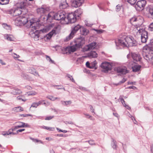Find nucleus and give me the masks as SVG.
Segmentation results:
<instances>
[{
	"mask_svg": "<svg viewBox=\"0 0 153 153\" xmlns=\"http://www.w3.org/2000/svg\"><path fill=\"white\" fill-rule=\"evenodd\" d=\"M126 79L125 78H123V79L120 81L119 83H124L126 81Z\"/></svg>",
	"mask_w": 153,
	"mask_h": 153,
	"instance_id": "obj_57",
	"label": "nucleus"
},
{
	"mask_svg": "<svg viewBox=\"0 0 153 153\" xmlns=\"http://www.w3.org/2000/svg\"><path fill=\"white\" fill-rule=\"evenodd\" d=\"M128 88L130 89H134L135 88H136V87L134 86H130Z\"/></svg>",
	"mask_w": 153,
	"mask_h": 153,
	"instance_id": "obj_62",
	"label": "nucleus"
},
{
	"mask_svg": "<svg viewBox=\"0 0 153 153\" xmlns=\"http://www.w3.org/2000/svg\"><path fill=\"white\" fill-rule=\"evenodd\" d=\"M82 27L79 24L75 26L72 28L70 34L64 39V41H67L72 39L76 33V32L79 29L80 30Z\"/></svg>",
	"mask_w": 153,
	"mask_h": 153,
	"instance_id": "obj_8",
	"label": "nucleus"
},
{
	"mask_svg": "<svg viewBox=\"0 0 153 153\" xmlns=\"http://www.w3.org/2000/svg\"><path fill=\"white\" fill-rule=\"evenodd\" d=\"M85 40L84 38L80 37L76 39L75 41V45L78 48H80L82 47L85 44Z\"/></svg>",
	"mask_w": 153,
	"mask_h": 153,
	"instance_id": "obj_11",
	"label": "nucleus"
},
{
	"mask_svg": "<svg viewBox=\"0 0 153 153\" xmlns=\"http://www.w3.org/2000/svg\"><path fill=\"white\" fill-rule=\"evenodd\" d=\"M53 17L56 20H64L66 18L65 13L63 11L56 13L53 15Z\"/></svg>",
	"mask_w": 153,
	"mask_h": 153,
	"instance_id": "obj_9",
	"label": "nucleus"
},
{
	"mask_svg": "<svg viewBox=\"0 0 153 153\" xmlns=\"http://www.w3.org/2000/svg\"><path fill=\"white\" fill-rule=\"evenodd\" d=\"M9 0H0V4L1 5L6 4L8 3Z\"/></svg>",
	"mask_w": 153,
	"mask_h": 153,
	"instance_id": "obj_33",
	"label": "nucleus"
},
{
	"mask_svg": "<svg viewBox=\"0 0 153 153\" xmlns=\"http://www.w3.org/2000/svg\"><path fill=\"white\" fill-rule=\"evenodd\" d=\"M116 71L118 73L122 74H125L128 73L127 68L125 67H118L116 68Z\"/></svg>",
	"mask_w": 153,
	"mask_h": 153,
	"instance_id": "obj_16",
	"label": "nucleus"
},
{
	"mask_svg": "<svg viewBox=\"0 0 153 153\" xmlns=\"http://www.w3.org/2000/svg\"><path fill=\"white\" fill-rule=\"evenodd\" d=\"M113 115L115 116V117H119V115L117 113H113Z\"/></svg>",
	"mask_w": 153,
	"mask_h": 153,
	"instance_id": "obj_60",
	"label": "nucleus"
},
{
	"mask_svg": "<svg viewBox=\"0 0 153 153\" xmlns=\"http://www.w3.org/2000/svg\"><path fill=\"white\" fill-rule=\"evenodd\" d=\"M61 104L64 105H70L72 103V102L71 100L67 101H61Z\"/></svg>",
	"mask_w": 153,
	"mask_h": 153,
	"instance_id": "obj_31",
	"label": "nucleus"
},
{
	"mask_svg": "<svg viewBox=\"0 0 153 153\" xmlns=\"http://www.w3.org/2000/svg\"><path fill=\"white\" fill-rule=\"evenodd\" d=\"M140 68L141 66L139 65L134 66L132 67L133 71L134 72H137L140 69Z\"/></svg>",
	"mask_w": 153,
	"mask_h": 153,
	"instance_id": "obj_28",
	"label": "nucleus"
},
{
	"mask_svg": "<svg viewBox=\"0 0 153 153\" xmlns=\"http://www.w3.org/2000/svg\"><path fill=\"white\" fill-rule=\"evenodd\" d=\"M46 59L48 60L51 63H54V61L52 60L51 59V58L50 57L48 56H46Z\"/></svg>",
	"mask_w": 153,
	"mask_h": 153,
	"instance_id": "obj_44",
	"label": "nucleus"
},
{
	"mask_svg": "<svg viewBox=\"0 0 153 153\" xmlns=\"http://www.w3.org/2000/svg\"><path fill=\"white\" fill-rule=\"evenodd\" d=\"M80 32L81 35L84 36L88 35L89 32L88 29L82 27L80 30Z\"/></svg>",
	"mask_w": 153,
	"mask_h": 153,
	"instance_id": "obj_21",
	"label": "nucleus"
},
{
	"mask_svg": "<svg viewBox=\"0 0 153 153\" xmlns=\"http://www.w3.org/2000/svg\"><path fill=\"white\" fill-rule=\"evenodd\" d=\"M90 63L88 62H87L86 63V67L88 68H89Z\"/></svg>",
	"mask_w": 153,
	"mask_h": 153,
	"instance_id": "obj_58",
	"label": "nucleus"
},
{
	"mask_svg": "<svg viewBox=\"0 0 153 153\" xmlns=\"http://www.w3.org/2000/svg\"><path fill=\"white\" fill-rule=\"evenodd\" d=\"M94 30H95V31H96L97 32V33H101L103 32V30H98L94 29Z\"/></svg>",
	"mask_w": 153,
	"mask_h": 153,
	"instance_id": "obj_52",
	"label": "nucleus"
},
{
	"mask_svg": "<svg viewBox=\"0 0 153 153\" xmlns=\"http://www.w3.org/2000/svg\"><path fill=\"white\" fill-rule=\"evenodd\" d=\"M122 8L123 7L122 5L119 4L116 6L115 10L117 12H119Z\"/></svg>",
	"mask_w": 153,
	"mask_h": 153,
	"instance_id": "obj_37",
	"label": "nucleus"
},
{
	"mask_svg": "<svg viewBox=\"0 0 153 153\" xmlns=\"http://www.w3.org/2000/svg\"><path fill=\"white\" fill-rule=\"evenodd\" d=\"M84 0H74L72 2L71 6L74 7H77L81 5Z\"/></svg>",
	"mask_w": 153,
	"mask_h": 153,
	"instance_id": "obj_14",
	"label": "nucleus"
},
{
	"mask_svg": "<svg viewBox=\"0 0 153 153\" xmlns=\"http://www.w3.org/2000/svg\"><path fill=\"white\" fill-rule=\"evenodd\" d=\"M137 35H141V40L142 42H146L148 39V32L144 29L141 28L140 27H137Z\"/></svg>",
	"mask_w": 153,
	"mask_h": 153,
	"instance_id": "obj_5",
	"label": "nucleus"
},
{
	"mask_svg": "<svg viewBox=\"0 0 153 153\" xmlns=\"http://www.w3.org/2000/svg\"><path fill=\"white\" fill-rule=\"evenodd\" d=\"M66 76H67L68 78H69L70 80L72 82L75 83V81L74 79L72 76L69 74H66Z\"/></svg>",
	"mask_w": 153,
	"mask_h": 153,
	"instance_id": "obj_34",
	"label": "nucleus"
},
{
	"mask_svg": "<svg viewBox=\"0 0 153 153\" xmlns=\"http://www.w3.org/2000/svg\"><path fill=\"white\" fill-rule=\"evenodd\" d=\"M47 98L49 99H50V100H51L52 101H54L56 99H60L59 98H58V97H54L53 96H48L47 97Z\"/></svg>",
	"mask_w": 153,
	"mask_h": 153,
	"instance_id": "obj_39",
	"label": "nucleus"
},
{
	"mask_svg": "<svg viewBox=\"0 0 153 153\" xmlns=\"http://www.w3.org/2000/svg\"><path fill=\"white\" fill-rule=\"evenodd\" d=\"M91 63L92 64V65H93L94 66V67H95V68H97L96 65H97V62L96 61H93V62H91Z\"/></svg>",
	"mask_w": 153,
	"mask_h": 153,
	"instance_id": "obj_49",
	"label": "nucleus"
},
{
	"mask_svg": "<svg viewBox=\"0 0 153 153\" xmlns=\"http://www.w3.org/2000/svg\"><path fill=\"white\" fill-rule=\"evenodd\" d=\"M33 0H24L20 3V6L13 9V16H17L23 13V10L24 9L25 7L28 5H31L33 3Z\"/></svg>",
	"mask_w": 153,
	"mask_h": 153,
	"instance_id": "obj_3",
	"label": "nucleus"
},
{
	"mask_svg": "<svg viewBox=\"0 0 153 153\" xmlns=\"http://www.w3.org/2000/svg\"><path fill=\"white\" fill-rule=\"evenodd\" d=\"M13 110L16 112H19L23 111V108L21 107H18L13 108Z\"/></svg>",
	"mask_w": 153,
	"mask_h": 153,
	"instance_id": "obj_32",
	"label": "nucleus"
},
{
	"mask_svg": "<svg viewBox=\"0 0 153 153\" xmlns=\"http://www.w3.org/2000/svg\"><path fill=\"white\" fill-rule=\"evenodd\" d=\"M21 91L19 89L16 88H13V90L12 91L11 93L13 95H17L20 94Z\"/></svg>",
	"mask_w": 153,
	"mask_h": 153,
	"instance_id": "obj_24",
	"label": "nucleus"
},
{
	"mask_svg": "<svg viewBox=\"0 0 153 153\" xmlns=\"http://www.w3.org/2000/svg\"><path fill=\"white\" fill-rule=\"evenodd\" d=\"M96 42L91 43L88 45L85 46L83 48V51L85 52L93 49L96 47Z\"/></svg>",
	"mask_w": 153,
	"mask_h": 153,
	"instance_id": "obj_13",
	"label": "nucleus"
},
{
	"mask_svg": "<svg viewBox=\"0 0 153 153\" xmlns=\"http://www.w3.org/2000/svg\"><path fill=\"white\" fill-rule=\"evenodd\" d=\"M88 142L89 144L91 145H92L95 144L94 141V140H91L88 141H87L86 142Z\"/></svg>",
	"mask_w": 153,
	"mask_h": 153,
	"instance_id": "obj_51",
	"label": "nucleus"
},
{
	"mask_svg": "<svg viewBox=\"0 0 153 153\" xmlns=\"http://www.w3.org/2000/svg\"><path fill=\"white\" fill-rule=\"evenodd\" d=\"M9 135L12 134L13 135H14L17 133H14L12 131H9Z\"/></svg>",
	"mask_w": 153,
	"mask_h": 153,
	"instance_id": "obj_56",
	"label": "nucleus"
},
{
	"mask_svg": "<svg viewBox=\"0 0 153 153\" xmlns=\"http://www.w3.org/2000/svg\"><path fill=\"white\" fill-rule=\"evenodd\" d=\"M19 124L18 126H22L23 127H21V128L24 127H28L29 128L30 127V125L27 123L21 122H18L17 123Z\"/></svg>",
	"mask_w": 153,
	"mask_h": 153,
	"instance_id": "obj_27",
	"label": "nucleus"
},
{
	"mask_svg": "<svg viewBox=\"0 0 153 153\" xmlns=\"http://www.w3.org/2000/svg\"><path fill=\"white\" fill-rule=\"evenodd\" d=\"M142 23L143 22L142 20L140 19L139 18H137L136 22L135 23V25H134V26H135L136 27L134 29V31H137V27H140L141 28H142L141 25H142Z\"/></svg>",
	"mask_w": 153,
	"mask_h": 153,
	"instance_id": "obj_18",
	"label": "nucleus"
},
{
	"mask_svg": "<svg viewBox=\"0 0 153 153\" xmlns=\"http://www.w3.org/2000/svg\"><path fill=\"white\" fill-rule=\"evenodd\" d=\"M97 53L94 51H92L87 54V57L90 59L96 58L97 56Z\"/></svg>",
	"mask_w": 153,
	"mask_h": 153,
	"instance_id": "obj_20",
	"label": "nucleus"
},
{
	"mask_svg": "<svg viewBox=\"0 0 153 153\" xmlns=\"http://www.w3.org/2000/svg\"><path fill=\"white\" fill-rule=\"evenodd\" d=\"M68 5L66 2V0H62L59 5V7L61 9H65L66 8Z\"/></svg>",
	"mask_w": 153,
	"mask_h": 153,
	"instance_id": "obj_22",
	"label": "nucleus"
},
{
	"mask_svg": "<svg viewBox=\"0 0 153 153\" xmlns=\"http://www.w3.org/2000/svg\"><path fill=\"white\" fill-rule=\"evenodd\" d=\"M146 3V1L145 0L138 1L135 5V7L137 10L141 11L144 9Z\"/></svg>",
	"mask_w": 153,
	"mask_h": 153,
	"instance_id": "obj_10",
	"label": "nucleus"
},
{
	"mask_svg": "<svg viewBox=\"0 0 153 153\" xmlns=\"http://www.w3.org/2000/svg\"><path fill=\"white\" fill-rule=\"evenodd\" d=\"M43 128L45 129L49 130V131H54L55 128H54L49 127L46 126H42Z\"/></svg>",
	"mask_w": 153,
	"mask_h": 153,
	"instance_id": "obj_38",
	"label": "nucleus"
},
{
	"mask_svg": "<svg viewBox=\"0 0 153 153\" xmlns=\"http://www.w3.org/2000/svg\"><path fill=\"white\" fill-rule=\"evenodd\" d=\"M13 54L14 55H13V56L14 59L18 58L20 57L19 55L17 54L16 53H13Z\"/></svg>",
	"mask_w": 153,
	"mask_h": 153,
	"instance_id": "obj_50",
	"label": "nucleus"
},
{
	"mask_svg": "<svg viewBox=\"0 0 153 153\" xmlns=\"http://www.w3.org/2000/svg\"><path fill=\"white\" fill-rule=\"evenodd\" d=\"M131 56L134 61L136 62L140 61L141 57L139 54L134 53H132Z\"/></svg>",
	"mask_w": 153,
	"mask_h": 153,
	"instance_id": "obj_19",
	"label": "nucleus"
},
{
	"mask_svg": "<svg viewBox=\"0 0 153 153\" xmlns=\"http://www.w3.org/2000/svg\"><path fill=\"white\" fill-rule=\"evenodd\" d=\"M47 10L46 9H45L43 7L39 8L37 9V12L38 14H40L41 15L45 13Z\"/></svg>",
	"mask_w": 153,
	"mask_h": 153,
	"instance_id": "obj_25",
	"label": "nucleus"
},
{
	"mask_svg": "<svg viewBox=\"0 0 153 153\" xmlns=\"http://www.w3.org/2000/svg\"><path fill=\"white\" fill-rule=\"evenodd\" d=\"M25 130V129H19L17 131V133H18L19 132H21Z\"/></svg>",
	"mask_w": 153,
	"mask_h": 153,
	"instance_id": "obj_61",
	"label": "nucleus"
},
{
	"mask_svg": "<svg viewBox=\"0 0 153 153\" xmlns=\"http://www.w3.org/2000/svg\"><path fill=\"white\" fill-rule=\"evenodd\" d=\"M124 106L128 110H129L131 108L130 107H129L128 105H127L126 104H125V105H124Z\"/></svg>",
	"mask_w": 153,
	"mask_h": 153,
	"instance_id": "obj_59",
	"label": "nucleus"
},
{
	"mask_svg": "<svg viewBox=\"0 0 153 153\" xmlns=\"http://www.w3.org/2000/svg\"><path fill=\"white\" fill-rule=\"evenodd\" d=\"M2 26L4 28L7 30H9L10 28V26L6 24H3L2 25Z\"/></svg>",
	"mask_w": 153,
	"mask_h": 153,
	"instance_id": "obj_42",
	"label": "nucleus"
},
{
	"mask_svg": "<svg viewBox=\"0 0 153 153\" xmlns=\"http://www.w3.org/2000/svg\"><path fill=\"white\" fill-rule=\"evenodd\" d=\"M81 10L80 9H78L75 11V13H69L67 16V19L69 22L71 23H74L76 21V17H79V16L77 15V13H81Z\"/></svg>",
	"mask_w": 153,
	"mask_h": 153,
	"instance_id": "obj_6",
	"label": "nucleus"
},
{
	"mask_svg": "<svg viewBox=\"0 0 153 153\" xmlns=\"http://www.w3.org/2000/svg\"><path fill=\"white\" fill-rule=\"evenodd\" d=\"M22 76L25 79L30 80V77L27 74L25 73H22Z\"/></svg>",
	"mask_w": 153,
	"mask_h": 153,
	"instance_id": "obj_35",
	"label": "nucleus"
},
{
	"mask_svg": "<svg viewBox=\"0 0 153 153\" xmlns=\"http://www.w3.org/2000/svg\"><path fill=\"white\" fill-rule=\"evenodd\" d=\"M20 18L19 16L17 17L15 21V25L17 26L23 25Z\"/></svg>",
	"mask_w": 153,
	"mask_h": 153,
	"instance_id": "obj_26",
	"label": "nucleus"
},
{
	"mask_svg": "<svg viewBox=\"0 0 153 153\" xmlns=\"http://www.w3.org/2000/svg\"><path fill=\"white\" fill-rule=\"evenodd\" d=\"M143 56L147 61H151L153 57V47L150 45L145 46L143 48Z\"/></svg>",
	"mask_w": 153,
	"mask_h": 153,
	"instance_id": "obj_4",
	"label": "nucleus"
},
{
	"mask_svg": "<svg viewBox=\"0 0 153 153\" xmlns=\"http://www.w3.org/2000/svg\"><path fill=\"white\" fill-rule=\"evenodd\" d=\"M30 139L31 140H32L33 141L37 143L39 142V140H38V139H34L32 138H30Z\"/></svg>",
	"mask_w": 153,
	"mask_h": 153,
	"instance_id": "obj_54",
	"label": "nucleus"
},
{
	"mask_svg": "<svg viewBox=\"0 0 153 153\" xmlns=\"http://www.w3.org/2000/svg\"><path fill=\"white\" fill-rule=\"evenodd\" d=\"M78 48L74 45L73 46L67 47L65 49V51L68 53H71V52H73L76 51Z\"/></svg>",
	"mask_w": 153,
	"mask_h": 153,
	"instance_id": "obj_15",
	"label": "nucleus"
},
{
	"mask_svg": "<svg viewBox=\"0 0 153 153\" xmlns=\"http://www.w3.org/2000/svg\"><path fill=\"white\" fill-rule=\"evenodd\" d=\"M28 71L30 73L35 76H39L38 73L36 71V69L33 67L30 68L28 70Z\"/></svg>",
	"mask_w": 153,
	"mask_h": 153,
	"instance_id": "obj_23",
	"label": "nucleus"
},
{
	"mask_svg": "<svg viewBox=\"0 0 153 153\" xmlns=\"http://www.w3.org/2000/svg\"><path fill=\"white\" fill-rule=\"evenodd\" d=\"M61 26L60 25L55 24H51L45 27L42 30V31L44 32L48 31L50 30L51 31L47 34L45 37L47 39H50L53 35L58 34L60 32Z\"/></svg>",
	"mask_w": 153,
	"mask_h": 153,
	"instance_id": "obj_2",
	"label": "nucleus"
},
{
	"mask_svg": "<svg viewBox=\"0 0 153 153\" xmlns=\"http://www.w3.org/2000/svg\"><path fill=\"white\" fill-rule=\"evenodd\" d=\"M4 39L8 41H12L13 40L12 36L9 34H6L4 35Z\"/></svg>",
	"mask_w": 153,
	"mask_h": 153,
	"instance_id": "obj_29",
	"label": "nucleus"
},
{
	"mask_svg": "<svg viewBox=\"0 0 153 153\" xmlns=\"http://www.w3.org/2000/svg\"><path fill=\"white\" fill-rule=\"evenodd\" d=\"M90 108L91 110V111L92 112H94V109L93 108V107L92 105H90Z\"/></svg>",
	"mask_w": 153,
	"mask_h": 153,
	"instance_id": "obj_64",
	"label": "nucleus"
},
{
	"mask_svg": "<svg viewBox=\"0 0 153 153\" xmlns=\"http://www.w3.org/2000/svg\"><path fill=\"white\" fill-rule=\"evenodd\" d=\"M28 95H34L37 94V93L34 91H31L27 93Z\"/></svg>",
	"mask_w": 153,
	"mask_h": 153,
	"instance_id": "obj_41",
	"label": "nucleus"
},
{
	"mask_svg": "<svg viewBox=\"0 0 153 153\" xmlns=\"http://www.w3.org/2000/svg\"><path fill=\"white\" fill-rule=\"evenodd\" d=\"M30 27L31 28V32L32 31L34 34V39L35 40H38L39 35L38 34H36L35 33L36 32V31H37V30H36L39 27L38 25L37 24V23H38V22H33L31 21H30Z\"/></svg>",
	"mask_w": 153,
	"mask_h": 153,
	"instance_id": "obj_7",
	"label": "nucleus"
},
{
	"mask_svg": "<svg viewBox=\"0 0 153 153\" xmlns=\"http://www.w3.org/2000/svg\"><path fill=\"white\" fill-rule=\"evenodd\" d=\"M137 17H133L130 19V22L131 24L134 26L135 23L136 22Z\"/></svg>",
	"mask_w": 153,
	"mask_h": 153,
	"instance_id": "obj_30",
	"label": "nucleus"
},
{
	"mask_svg": "<svg viewBox=\"0 0 153 153\" xmlns=\"http://www.w3.org/2000/svg\"><path fill=\"white\" fill-rule=\"evenodd\" d=\"M84 114L86 116V117L87 118H89L91 120H92V117L91 116H90L89 114Z\"/></svg>",
	"mask_w": 153,
	"mask_h": 153,
	"instance_id": "obj_55",
	"label": "nucleus"
},
{
	"mask_svg": "<svg viewBox=\"0 0 153 153\" xmlns=\"http://www.w3.org/2000/svg\"><path fill=\"white\" fill-rule=\"evenodd\" d=\"M120 101H121L122 104L124 106V105H125V104H126L125 103V101L124 100V99L123 98L120 99Z\"/></svg>",
	"mask_w": 153,
	"mask_h": 153,
	"instance_id": "obj_53",
	"label": "nucleus"
},
{
	"mask_svg": "<svg viewBox=\"0 0 153 153\" xmlns=\"http://www.w3.org/2000/svg\"><path fill=\"white\" fill-rule=\"evenodd\" d=\"M26 15H24L23 16H19V18H20L22 23L23 25H24L25 24L27 23H28V24L30 23L29 25H28L30 26V21L34 22L33 20H30L29 21H28L27 17L26 16Z\"/></svg>",
	"mask_w": 153,
	"mask_h": 153,
	"instance_id": "obj_17",
	"label": "nucleus"
},
{
	"mask_svg": "<svg viewBox=\"0 0 153 153\" xmlns=\"http://www.w3.org/2000/svg\"><path fill=\"white\" fill-rule=\"evenodd\" d=\"M38 106V105L37 102H34L33 103L31 106V107L37 108Z\"/></svg>",
	"mask_w": 153,
	"mask_h": 153,
	"instance_id": "obj_48",
	"label": "nucleus"
},
{
	"mask_svg": "<svg viewBox=\"0 0 153 153\" xmlns=\"http://www.w3.org/2000/svg\"><path fill=\"white\" fill-rule=\"evenodd\" d=\"M100 66L104 70V71H108L111 70L112 65L110 63L105 62L101 64Z\"/></svg>",
	"mask_w": 153,
	"mask_h": 153,
	"instance_id": "obj_12",
	"label": "nucleus"
},
{
	"mask_svg": "<svg viewBox=\"0 0 153 153\" xmlns=\"http://www.w3.org/2000/svg\"><path fill=\"white\" fill-rule=\"evenodd\" d=\"M117 49L124 47H130L136 46L137 43L134 38L131 36H124L120 37L117 41H115Z\"/></svg>",
	"mask_w": 153,
	"mask_h": 153,
	"instance_id": "obj_1",
	"label": "nucleus"
},
{
	"mask_svg": "<svg viewBox=\"0 0 153 153\" xmlns=\"http://www.w3.org/2000/svg\"><path fill=\"white\" fill-rule=\"evenodd\" d=\"M44 100L42 101H39L38 102H37L38 105L39 106V105L42 104V102H43L44 101Z\"/></svg>",
	"mask_w": 153,
	"mask_h": 153,
	"instance_id": "obj_63",
	"label": "nucleus"
},
{
	"mask_svg": "<svg viewBox=\"0 0 153 153\" xmlns=\"http://www.w3.org/2000/svg\"><path fill=\"white\" fill-rule=\"evenodd\" d=\"M9 132L8 131H4L2 132V134L4 136H6L7 135H9Z\"/></svg>",
	"mask_w": 153,
	"mask_h": 153,
	"instance_id": "obj_47",
	"label": "nucleus"
},
{
	"mask_svg": "<svg viewBox=\"0 0 153 153\" xmlns=\"http://www.w3.org/2000/svg\"><path fill=\"white\" fill-rule=\"evenodd\" d=\"M137 0H128L127 1L131 5H134Z\"/></svg>",
	"mask_w": 153,
	"mask_h": 153,
	"instance_id": "obj_40",
	"label": "nucleus"
},
{
	"mask_svg": "<svg viewBox=\"0 0 153 153\" xmlns=\"http://www.w3.org/2000/svg\"><path fill=\"white\" fill-rule=\"evenodd\" d=\"M111 146L114 149H116L117 147L116 141L113 140L112 142L111 143Z\"/></svg>",
	"mask_w": 153,
	"mask_h": 153,
	"instance_id": "obj_36",
	"label": "nucleus"
},
{
	"mask_svg": "<svg viewBox=\"0 0 153 153\" xmlns=\"http://www.w3.org/2000/svg\"><path fill=\"white\" fill-rule=\"evenodd\" d=\"M54 116H48L47 117L45 118V120H50L52 119L54 117Z\"/></svg>",
	"mask_w": 153,
	"mask_h": 153,
	"instance_id": "obj_46",
	"label": "nucleus"
},
{
	"mask_svg": "<svg viewBox=\"0 0 153 153\" xmlns=\"http://www.w3.org/2000/svg\"><path fill=\"white\" fill-rule=\"evenodd\" d=\"M149 29L151 31H153V22L150 24L149 27Z\"/></svg>",
	"mask_w": 153,
	"mask_h": 153,
	"instance_id": "obj_45",
	"label": "nucleus"
},
{
	"mask_svg": "<svg viewBox=\"0 0 153 153\" xmlns=\"http://www.w3.org/2000/svg\"><path fill=\"white\" fill-rule=\"evenodd\" d=\"M149 13L151 16V17H153V8H149Z\"/></svg>",
	"mask_w": 153,
	"mask_h": 153,
	"instance_id": "obj_43",
	"label": "nucleus"
}]
</instances>
